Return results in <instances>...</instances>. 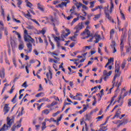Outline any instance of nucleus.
Segmentation results:
<instances>
[{"label":"nucleus","instance_id":"1","mask_svg":"<svg viewBox=\"0 0 131 131\" xmlns=\"http://www.w3.org/2000/svg\"><path fill=\"white\" fill-rule=\"evenodd\" d=\"M24 39L25 41L28 42L27 43V47L28 49V50L25 49V52H27V54L31 53L32 52V44L34 42V39L32 38L31 36L28 35V31L27 30H24Z\"/></svg>","mask_w":131,"mask_h":131},{"label":"nucleus","instance_id":"2","mask_svg":"<svg viewBox=\"0 0 131 131\" xmlns=\"http://www.w3.org/2000/svg\"><path fill=\"white\" fill-rule=\"evenodd\" d=\"M7 125L6 124H4L2 127L0 129V131H6L8 130L9 128H10L11 126H12V124L14 123V121H15V118H12L10 119L9 117H7Z\"/></svg>","mask_w":131,"mask_h":131},{"label":"nucleus","instance_id":"3","mask_svg":"<svg viewBox=\"0 0 131 131\" xmlns=\"http://www.w3.org/2000/svg\"><path fill=\"white\" fill-rule=\"evenodd\" d=\"M89 28H90V27L89 26H87L84 31L81 33V35H84V34H87L88 35L87 36L82 37V39H86V38H89L90 36H91V32L89 30Z\"/></svg>","mask_w":131,"mask_h":131},{"label":"nucleus","instance_id":"4","mask_svg":"<svg viewBox=\"0 0 131 131\" xmlns=\"http://www.w3.org/2000/svg\"><path fill=\"white\" fill-rule=\"evenodd\" d=\"M103 9L106 18H107L108 20H111V16L109 14V6L107 5V7H104V8H103Z\"/></svg>","mask_w":131,"mask_h":131},{"label":"nucleus","instance_id":"5","mask_svg":"<svg viewBox=\"0 0 131 131\" xmlns=\"http://www.w3.org/2000/svg\"><path fill=\"white\" fill-rule=\"evenodd\" d=\"M52 36L53 37L55 41L56 42L57 47L58 48H60V47H61V43L60 42L61 38H60V37H57L54 34H52Z\"/></svg>","mask_w":131,"mask_h":131},{"label":"nucleus","instance_id":"6","mask_svg":"<svg viewBox=\"0 0 131 131\" xmlns=\"http://www.w3.org/2000/svg\"><path fill=\"white\" fill-rule=\"evenodd\" d=\"M126 31H127L126 29H125V30L123 31V32L122 33V35L121 36V39H120L121 46H122V45L123 44V41L126 38Z\"/></svg>","mask_w":131,"mask_h":131},{"label":"nucleus","instance_id":"7","mask_svg":"<svg viewBox=\"0 0 131 131\" xmlns=\"http://www.w3.org/2000/svg\"><path fill=\"white\" fill-rule=\"evenodd\" d=\"M83 28H84V26H83V24L81 23L79 24L77 26L74 28V29H76L75 33H78L80 30H81Z\"/></svg>","mask_w":131,"mask_h":131},{"label":"nucleus","instance_id":"8","mask_svg":"<svg viewBox=\"0 0 131 131\" xmlns=\"http://www.w3.org/2000/svg\"><path fill=\"white\" fill-rule=\"evenodd\" d=\"M23 15H24V17H25V18H27V19H30L29 18H32V15L31 14H30V12H29V10H27V14H26L25 12H21Z\"/></svg>","mask_w":131,"mask_h":131},{"label":"nucleus","instance_id":"9","mask_svg":"<svg viewBox=\"0 0 131 131\" xmlns=\"http://www.w3.org/2000/svg\"><path fill=\"white\" fill-rule=\"evenodd\" d=\"M9 111H10V107H9V104H5L4 107V115H6V114H7V113H8Z\"/></svg>","mask_w":131,"mask_h":131},{"label":"nucleus","instance_id":"10","mask_svg":"<svg viewBox=\"0 0 131 131\" xmlns=\"http://www.w3.org/2000/svg\"><path fill=\"white\" fill-rule=\"evenodd\" d=\"M46 76L48 80L50 79H52V78H53V73H52L51 69L49 70V73H47L46 74Z\"/></svg>","mask_w":131,"mask_h":131},{"label":"nucleus","instance_id":"11","mask_svg":"<svg viewBox=\"0 0 131 131\" xmlns=\"http://www.w3.org/2000/svg\"><path fill=\"white\" fill-rule=\"evenodd\" d=\"M94 37L96 39V40L94 41V42L95 43H98V42L100 41V39H101V36L98 34H95L94 35Z\"/></svg>","mask_w":131,"mask_h":131},{"label":"nucleus","instance_id":"12","mask_svg":"<svg viewBox=\"0 0 131 131\" xmlns=\"http://www.w3.org/2000/svg\"><path fill=\"white\" fill-rule=\"evenodd\" d=\"M116 97H117V95H114V96L112 98L110 104L106 107V111H107V110H109V108H110V106L112 105V103H113V101H114V100H115V98H116Z\"/></svg>","mask_w":131,"mask_h":131},{"label":"nucleus","instance_id":"13","mask_svg":"<svg viewBox=\"0 0 131 131\" xmlns=\"http://www.w3.org/2000/svg\"><path fill=\"white\" fill-rule=\"evenodd\" d=\"M5 68H2V70L0 71V77H1V78H5Z\"/></svg>","mask_w":131,"mask_h":131},{"label":"nucleus","instance_id":"14","mask_svg":"<svg viewBox=\"0 0 131 131\" xmlns=\"http://www.w3.org/2000/svg\"><path fill=\"white\" fill-rule=\"evenodd\" d=\"M38 9L41 11V12H45V6L42 5H40V3H38Z\"/></svg>","mask_w":131,"mask_h":131},{"label":"nucleus","instance_id":"15","mask_svg":"<svg viewBox=\"0 0 131 131\" xmlns=\"http://www.w3.org/2000/svg\"><path fill=\"white\" fill-rule=\"evenodd\" d=\"M66 31H67V33L65 34L64 35H61V38H63V37H66L67 36H68V35H69V34H70V33H71V32H70V30L68 29H66Z\"/></svg>","mask_w":131,"mask_h":131},{"label":"nucleus","instance_id":"16","mask_svg":"<svg viewBox=\"0 0 131 131\" xmlns=\"http://www.w3.org/2000/svg\"><path fill=\"white\" fill-rule=\"evenodd\" d=\"M128 95V92H126L124 93V95L122 96L120 95V97L119 98V100H118V103H119V101L121 99H124L125 97H126Z\"/></svg>","mask_w":131,"mask_h":131},{"label":"nucleus","instance_id":"17","mask_svg":"<svg viewBox=\"0 0 131 131\" xmlns=\"http://www.w3.org/2000/svg\"><path fill=\"white\" fill-rule=\"evenodd\" d=\"M113 0H111V7L110 9V14H112L113 12V9L114 8V4H113Z\"/></svg>","mask_w":131,"mask_h":131},{"label":"nucleus","instance_id":"18","mask_svg":"<svg viewBox=\"0 0 131 131\" xmlns=\"http://www.w3.org/2000/svg\"><path fill=\"white\" fill-rule=\"evenodd\" d=\"M5 26L4 25V22L3 21H0V32H2L3 30L5 29Z\"/></svg>","mask_w":131,"mask_h":131},{"label":"nucleus","instance_id":"19","mask_svg":"<svg viewBox=\"0 0 131 131\" xmlns=\"http://www.w3.org/2000/svg\"><path fill=\"white\" fill-rule=\"evenodd\" d=\"M46 94L43 92H40L35 95L36 98H39V97H45Z\"/></svg>","mask_w":131,"mask_h":131},{"label":"nucleus","instance_id":"20","mask_svg":"<svg viewBox=\"0 0 131 131\" xmlns=\"http://www.w3.org/2000/svg\"><path fill=\"white\" fill-rule=\"evenodd\" d=\"M17 1L18 2L17 5L19 9H22L20 6L22 5L23 1H22V0H17Z\"/></svg>","mask_w":131,"mask_h":131},{"label":"nucleus","instance_id":"21","mask_svg":"<svg viewBox=\"0 0 131 131\" xmlns=\"http://www.w3.org/2000/svg\"><path fill=\"white\" fill-rule=\"evenodd\" d=\"M42 125L41 126V130H45V129H46V128H47V122L46 121L43 122L42 123Z\"/></svg>","mask_w":131,"mask_h":131},{"label":"nucleus","instance_id":"22","mask_svg":"<svg viewBox=\"0 0 131 131\" xmlns=\"http://www.w3.org/2000/svg\"><path fill=\"white\" fill-rule=\"evenodd\" d=\"M100 93L101 94V96H100V98H98V102H100V101L101 100H102V97H103V96H104V90L103 89H102L101 91H100Z\"/></svg>","mask_w":131,"mask_h":131},{"label":"nucleus","instance_id":"23","mask_svg":"<svg viewBox=\"0 0 131 131\" xmlns=\"http://www.w3.org/2000/svg\"><path fill=\"white\" fill-rule=\"evenodd\" d=\"M121 114V112H120L119 111H117V113H116V115L113 117V119H114V118H115V117H117V118H118V117H119V116Z\"/></svg>","mask_w":131,"mask_h":131},{"label":"nucleus","instance_id":"24","mask_svg":"<svg viewBox=\"0 0 131 131\" xmlns=\"http://www.w3.org/2000/svg\"><path fill=\"white\" fill-rule=\"evenodd\" d=\"M79 20V17H77V18H74V19L72 20L71 25H73L75 23V22H77V21H78Z\"/></svg>","mask_w":131,"mask_h":131},{"label":"nucleus","instance_id":"25","mask_svg":"<svg viewBox=\"0 0 131 131\" xmlns=\"http://www.w3.org/2000/svg\"><path fill=\"white\" fill-rule=\"evenodd\" d=\"M1 10H2L1 14L3 16V18L5 19V9L3 8V5H1Z\"/></svg>","mask_w":131,"mask_h":131},{"label":"nucleus","instance_id":"26","mask_svg":"<svg viewBox=\"0 0 131 131\" xmlns=\"http://www.w3.org/2000/svg\"><path fill=\"white\" fill-rule=\"evenodd\" d=\"M86 110H88V107L86 106H84L82 110H80L79 112V113L80 114H82L83 113V112H84L85 111H86Z\"/></svg>","mask_w":131,"mask_h":131},{"label":"nucleus","instance_id":"27","mask_svg":"<svg viewBox=\"0 0 131 131\" xmlns=\"http://www.w3.org/2000/svg\"><path fill=\"white\" fill-rule=\"evenodd\" d=\"M95 17L93 18V20L94 21H96V20H98L100 17H101V14H97V15H94Z\"/></svg>","mask_w":131,"mask_h":131},{"label":"nucleus","instance_id":"28","mask_svg":"<svg viewBox=\"0 0 131 131\" xmlns=\"http://www.w3.org/2000/svg\"><path fill=\"white\" fill-rule=\"evenodd\" d=\"M115 33V31H114V29H112L110 31V38H112L113 37V35H114V33Z\"/></svg>","mask_w":131,"mask_h":131},{"label":"nucleus","instance_id":"29","mask_svg":"<svg viewBox=\"0 0 131 131\" xmlns=\"http://www.w3.org/2000/svg\"><path fill=\"white\" fill-rule=\"evenodd\" d=\"M10 45L13 49L16 48V43H15V41H11L10 42Z\"/></svg>","mask_w":131,"mask_h":131},{"label":"nucleus","instance_id":"30","mask_svg":"<svg viewBox=\"0 0 131 131\" xmlns=\"http://www.w3.org/2000/svg\"><path fill=\"white\" fill-rule=\"evenodd\" d=\"M85 118V120H88V121H90L92 119V116H91L90 115H86Z\"/></svg>","mask_w":131,"mask_h":131},{"label":"nucleus","instance_id":"31","mask_svg":"<svg viewBox=\"0 0 131 131\" xmlns=\"http://www.w3.org/2000/svg\"><path fill=\"white\" fill-rule=\"evenodd\" d=\"M100 129H102V130L106 131L108 129L107 126H103V125H100Z\"/></svg>","mask_w":131,"mask_h":131},{"label":"nucleus","instance_id":"32","mask_svg":"<svg viewBox=\"0 0 131 131\" xmlns=\"http://www.w3.org/2000/svg\"><path fill=\"white\" fill-rule=\"evenodd\" d=\"M42 113L46 114V115H48V114H49L50 113V111H49V110H48V109H46V110H43L42 112Z\"/></svg>","mask_w":131,"mask_h":131},{"label":"nucleus","instance_id":"33","mask_svg":"<svg viewBox=\"0 0 131 131\" xmlns=\"http://www.w3.org/2000/svg\"><path fill=\"white\" fill-rule=\"evenodd\" d=\"M65 2H62V4H63V7H67V4H70V1L69 0H64Z\"/></svg>","mask_w":131,"mask_h":131},{"label":"nucleus","instance_id":"34","mask_svg":"<svg viewBox=\"0 0 131 131\" xmlns=\"http://www.w3.org/2000/svg\"><path fill=\"white\" fill-rule=\"evenodd\" d=\"M78 96H80V97H82V94L81 93L78 94L77 93L76 95L74 96L73 100H77V97H78Z\"/></svg>","mask_w":131,"mask_h":131},{"label":"nucleus","instance_id":"35","mask_svg":"<svg viewBox=\"0 0 131 131\" xmlns=\"http://www.w3.org/2000/svg\"><path fill=\"white\" fill-rule=\"evenodd\" d=\"M30 20H31L33 22H34V23H35L37 25H38V26H39V23H38V21H36V19H34L30 18Z\"/></svg>","mask_w":131,"mask_h":131},{"label":"nucleus","instance_id":"36","mask_svg":"<svg viewBox=\"0 0 131 131\" xmlns=\"http://www.w3.org/2000/svg\"><path fill=\"white\" fill-rule=\"evenodd\" d=\"M31 66V64H27V66H26V70L27 72V73L29 74V70H28V68Z\"/></svg>","mask_w":131,"mask_h":131},{"label":"nucleus","instance_id":"37","mask_svg":"<svg viewBox=\"0 0 131 131\" xmlns=\"http://www.w3.org/2000/svg\"><path fill=\"white\" fill-rule=\"evenodd\" d=\"M26 6H27V7H28V8H31V7H32V6H33V5H32V4H31V3H30V2H27V3H26Z\"/></svg>","mask_w":131,"mask_h":131},{"label":"nucleus","instance_id":"38","mask_svg":"<svg viewBox=\"0 0 131 131\" xmlns=\"http://www.w3.org/2000/svg\"><path fill=\"white\" fill-rule=\"evenodd\" d=\"M112 62H114V58H111L108 60L107 65H109V64H111V63H112Z\"/></svg>","mask_w":131,"mask_h":131},{"label":"nucleus","instance_id":"39","mask_svg":"<svg viewBox=\"0 0 131 131\" xmlns=\"http://www.w3.org/2000/svg\"><path fill=\"white\" fill-rule=\"evenodd\" d=\"M125 65H126V62H125V61L123 62L121 66V69H124V67H125Z\"/></svg>","mask_w":131,"mask_h":131},{"label":"nucleus","instance_id":"40","mask_svg":"<svg viewBox=\"0 0 131 131\" xmlns=\"http://www.w3.org/2000/svg\"><path fill=\"white\" fill-rule=\"evenodd\" d=\"M42 100H43V102H51V100L49 99V98H47L46 97H43L42 98Z\"/></svg>","mask_w":131,"mask_h":131},{"label":"nucleus","instance_id":"41","mask_svg":"<svg viewBox=\"0 0 131 131\" xmlns=\"http://www.w3.org/2000/svg\"><path fill=\"white\" fill-rule=\"evenodd\" d=\"M103 81V78H101L100 80H95L96 83H102V82Z\"/></svg>","mask_w":131,"mask_h":131},{"label":"nucleus","instance_id":"42","mask_svg":"<svg viewBox=\"0 0 131 131\" xmlns=\"http://www.w3.org/2000/svg\"><path fill=\"white\" fill-rule=\"evenodd\" d=\"M104 118V115H102L101 116H98L97 118H96V119H98V121H100L101 119H103Z\"/></svg>","mask_w":131,"mask_h":131},{"label":"nucleus","instance_id":"43","mask_svg":"<svg viewBox=\"0 0 131 131\" xmlns=\"http://www.w3.org/2000/svg\"><path fill=\"white\" fill-rule=\"evenodd\" d=\"M95 2H90V8H94V7H95Z\"/></svg>","mask_w":131,"mask_h":131},{"label":"nucleus","instance_id":"44","mask_svg":"<svg viewBox=\"0 0 131 131\" xmlns=\"http://www.w3.org/2000/svg\"><path fill=\"white\" fill-rule=\"evenodd\" d=\"M18 49L20 51H22V50H23V49H24V45H19L18 46Z\"/></svg>","mask_w":131,"mask_h":131},{"label":"nucleus","instance_id":"45","mask_svg":"<svg viewBox=\"0 0 131 131\" xmlns=\"http://www.w3.org/2000/svg\"><path fill=\"white\" fill-rule=\"evenodd\" d=\"M80 6H81V7L83 8V9H84L85 10H88L89 8L88 7H86L85 5H83L81 3H80Z\"/></svg>","mask_w":131,"mask_h":131},{"label":"nucleus","instance_id":"46","mask_svg":"<svg viewBox=\"0 0 131 131\" xmlns=\"http://www.w3.org/2000/svg\"><path fill=\"white\" fill-rule=\"evenodd\" d=\"M23 111H24V107H21V112L18 113L19 116H22L23 115Z\"/></svg>","mask_w":131,"mask_h":131},{"label":"nucleus","instance_id":"47","mask_svg":"<svg viewBox=\"0 0 131 131\" xmlns=\"http://www.w3.org/2000/svg\"><path fill=\"white\" fill-rule=\"evenodd\" d=\"M4 31V33L5 34V35H8V28L7 27H5L4 30H3Z\"/></svg>","mask_w":131,"mask_h":131},{"label":"nucleus","instance_id":"48","mask_svg":"<svg viewBox=\"0 0 131 131\" xmlns=\"http://www.w3.org/2000/svg\"><path fill=\"white\" fill-rule=\"evenodd\" d=\"M12 62H13V65L15 66L16 68L17 67V64L16 63V59L13 58Z\"/></svg>","mask_w":131,"mask_h":131},{"label":"nucleus","instance_id":"49","mask_svg":"<svg viewBox=\"0 0 131 131\" xmlns=\"http://www.w3.org/2000/svg\"><path fill=\"white\" fill-rule=\"evenodd\" d=\"M52 25L53 26H54L53 30L55 31V32L58 31V29H57V28H56V25L55 24V23H53Z\"/></svg>","mask_w":131,"mask_h":131},{"label":"nucleus","instance_id":"50","mask_svg":"<svg viewBox=\"0 0 131 131\" xmlns=\"http://www.w3.org/2000/svg\"><path fill=\"white\" fill-rule=\"evenodd\" d=\"M16 98H17V94L14 96V97L11 100V102H13L14 104H15V103H16V101H15V100H16Z\"/></svg>","mask_w":131,"mask_h":131},{"label":"nucleus","instance_id":"51","mask_svg":"<svg viewBox=\"0 0 131 131\" xmlns=\"http://www.w3.org/2000/svg\"><path fill=\"white\" fill-rule=\"evenodd\" d=\"M64 7V5L63 4V2H61V4H59L57 8H60L61 9H62V8Z\"/></svg>","mask_w":131,"mask_h":131},{"label":"nucleus","instance_id":"52","mask_svg":"<svg viewBox=\"0 0 131 131\" xmlns=\"http://www.w3.org/2000/svg\"><path fill=\"white\" fill-rule=\"evenodd\" d=\"M44 42L46 45V47H48L49 46V42H48V40L47 39V38H45L44 39Z\"/></svg>","mask_w":131,"mask_h":131},{"label":"nucleus","instance_id":"53","mask_svg":"<svg viewBox=\"0 0 131 131\" xmlns=\"http://www.w3.org/2000/svg\"><path fill=\"white\" fill-rule=\"evenodd\" d=\"M39 89L38 90V92H40L41 91H42L43 90V88H42V86H41V84H40L39 85Z\"/></svg>","mask_w":131,"mask_h":131},{"label":"nucleus","instance_id":"54","mask_svg":"<svg viewBox=\"0 0 131 131\" xmlns=\"http://www.w3.org/2000/svg\"><path fill=\"white\" fill-rule=\"evenodd\" d=\"M18 79H19V77L15 78L13 80V81H12V83H13V84H15V83H16V81H17V80H18Z\"/></svg>","mask_w":131,"mask_h":131},{"label":"nucleus","instance_id":"55","mask_svg":"<svg viewBox=\"0 0 131 131\" xmlns=\"http://www.w3.org/2000/svg\"><path fill=\"white\" fill-rule=\"evenodd\" d=\"M75 9H76V8L75 7V6H73V7H72V9H70V12H72V11H73V12H75Z\"/></svg>","mask_w":131,"mask_h":131},{"label":"nucleus","instance_id":"56","mask_svg":"<svg viewBox=\"0 0 131 131\" xmlns=\"http://www.w3.org/2000/svg\"><path fill=\"white\" fill-rule=\"evenodd\" d=\"M120 14L122 16V18L123 20H125V16H124V14H123L122 13V12H121V11L120 12Z\"/></svg>","mask_w":131,"mask_h":131},{"label":"nucleus","instance_id":"57","mask_svg":"<svg viewBox=\"0 0 131 131\" xmlns=\"http://www.w3.org/2000/svg\"><path fill=\"white\" fill-rule=\"evenodd\" d=\"M16 127H17V126L14 125L11 128V131H15L16 130Z\"/></svg>","mask_w":131,"mask_h":131},{"label":"nucleus","instance_id":"58","mask_svg":"<svg viewBox=\"0 0 131 131\" xmlns=\"http://www.w3.org/2000/svg\"><path fill=\"white\" fill-rule=\"evenodd\" d=\"M50 43L52 47V50H54L55 49V45H54V43H53V42H51Z\"/></svg>","mask_w":131,"mask_h":131},{"label":"nucleus","instance_id":"59","mask_svg":"<svg viewBox=\"0 0 131 131\" xmlns=\"http://www.w3.org/2000/svg\"><path fill=\"white\" fill-rule=\"evenodd\" d=\"M128 107H131V99H129L128 100Z\"/></svg>","mask_w":131,"mask_h":131},{"label":"nucleus","instance_id":"60","mask_svg":"<svg viewBox=\"0 0 131 131\" xmlns=\"http://www.w3.org/2000/svg\"><path fill=\"white\" fill-rule=\"evenodd\" d=\"M51 22H52L53 23H55V22H56V18H54L53 17H52L51 18Z\"/></svg>","mask_w":131,"mask_h":131},{"label":"nucleus","instance_id":"61","mask_svg":"<svg viewBox=\"0 0 131 131\" xmlns=\"http://www.w3.org/2000/svg\"><path fill=\"white\" fill-rule=\"evenodd\" d=\"M16 35H17L19 39H21V34H20V33H19L18 32H16Z\"/></svg>","mask_w":131,"mask_h":131},{"label":"nucleus","instance_id":"62","mask_svg":"<svg viewBox=\"0 0 131 131\" xmlns=\"http://www.w3.org/2000/svg\"><path fill=\"white\" fill-rule=\"evenodd\" d=\"M75 46V42H72L71 45H70V47L72 48Z\"/></svg>","mask_w":131,"mask_h":131},{"label":"nucleus","instance_id":"63","mask_svg":"<svg viewBox=\"0 0 131 131\" xmlns=\"http://www.w3.org/2000/svg\"><path fill=\"white\" fill-rule=\"evenodd\" d=\"M112 74V71H110L108 73H107L106 76H110Z\"/></svg>","mask_w":131,"mask_h":131},{"label":"nucleus","instance_id":"64","mask_svg":"<svg viewBox=\"0 0 131 131\" xmlns=\"http://www.w3.org/2000/svg\"><path fill=\"white\" fill-rule=\"evenodd\" d=\"M27 29H33V26H28L27 27Z\"/></svg>","mask_w":131,"mask_h":131}]
</instances>
